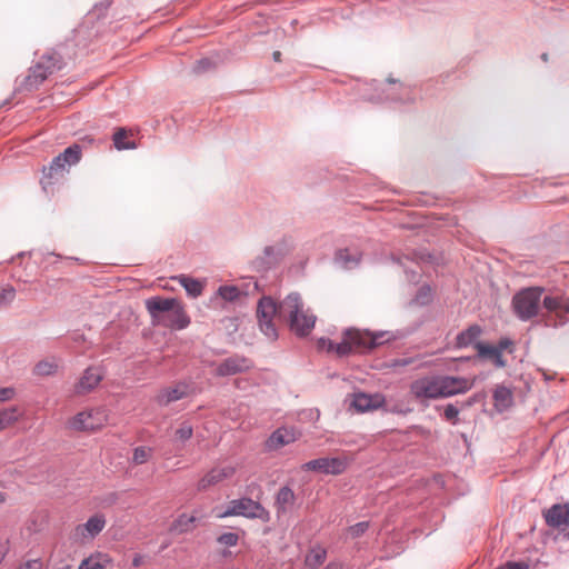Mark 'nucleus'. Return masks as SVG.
I'll return each mask as SVG.
<instances>
[{
    "mask_svg": "<svg viewBox=\"0 0 569 569\" xmlns=\"http://www.w3.org/2000/svg\"><path fill=\"white\" fill-rule=\"evenodd\" d=\"M274 317L286 322L290 331L298 337L308 336L317 320L313 313L303 309V301L297 292L289 293L279 303H276L271 297L266 296L258 301L257 318L259 327L270 340L278 338V330L273 322Z\"/></svg>",
    "mask_w": 569,
    "mask_h": 569,
    "instance_id": "obj_1",
    "label": "nucleus"
},
{
    "mask_svg": "<svg viewBox=\"0 0 569 569\" xmlns=\"http://www.w3.org/2000/svg\"><path fill=\"white\" fill-rule=\"evenodd\" d=\"M153 326L181 330L189 326L190 318L174 298L151 297L144 301Z\"/></svg>",
    "mask_w": 569,
    "mask_h": 569,
    "instance_id": "obj_2",
    "label": "nucleus"
},
{
    "mask_svg": "<svg viewBox=\"0 0 569 569\" xmlns=\"http://www.w3.org/2000/svg\"><path fill=\"white\" fill-rule=\"evenodd\" d=\"M395 339L389 331L371 332L368 330H359L349 328L343 332V339L336 346V353L339 357H347L352 352H361L372 350Z\"/></svg>",
    "mask_w": 569,
    "mask_h": 569,
    "instance_id": "obj_3",
    "label": "nucleus"
},
{
    "mask_svg": "<svg viewBox=\"0 0 569 569\" xmlns=\"http://www.w3.org/2000/svg\"><path fill=\"white\" fill-rule=\"evenodd\" d=\"M80 159L81 147L77 143H73L54 157L49 167H43V176L40 181L42 189L46 192L51 191V187L62 179L69 172V168L77 164Z\"/></svg>",
    "mask_w": 569,
    "mask_h": 569,
    "instance_id": "obj_4",
    "label": "nucleus"
},
{
    "mask_svg": "<svg viewBox=\"0 0 569 569\" xmlns=\"http://www.w3.org/2000/svg\"><path fill=\"white\" fill-rule=\"evenodd\" d=\"M543 291L545 289L541 287H529L518 291L512 298L515 315L522 321L536 317L540 309Z\"/></svg>",
    "mask_w": 569,
    "mask_h": 569,
    "instance_id": "obj_5",
    "label": "nucleus"
},
{
    "mask_svg": "<svg viewBox=\"0 0 569 569\" xmlns=\"http://www.w3.org/2000/svg\"><path fill=\"white\" fill-rule=\"evenodd\" d=\"M241 516L249 519L269 520V512L258 501L250 498H240L229 501L224 511L218 515L219 518Z\"/></svg>",
    "mask_w": 569,
    "mask_h": 569,
    "instance_id": "obj_6",
    "label": "nucleus"
},
{
    "mask_svg": "<svg viewBox=\"0 0 569 569\" xmlns=\"http://www.w3.org/2000/svg\"><path fill=\"white\" fill-rule=\"evenodd\" d=\"M440 377H423L415 380L410 385V392L417 400L422 399H442Z\"/></svg>",
    "mask_w": 569,
    "mask_h": 569,
    "instance_id": "obj_7",
    "label": "nucleus"
},
{
    "mask_svg": "<svg viewBox=\"0 0 569 569\" xmlns=\"http://www.w3.org/2000/svg\"><path fill=\"white\" fill-rule=\"evenodd\" d=\"M347 460L343 458H318L302 465L305 471H316L323 475H341L347 469Z\"/></svg>",
    "mask_w": 569,
    "mask_h": 569,
    "instance_id": "obj_8",
    "label": "nucleus"
},
{
    "mask_svg": "<svg viewBox=\"0 0 569 569\" xmlns=\"http://www.w3.org/2000/svg\"><path fill=\"white\" fill-rule=\"evenodd\" d=\"M385 396L376 392V393H366V392H355L352 395V400L350 406L360 413L376 410L383 406Z\"/></svg>",
    "mask_w": 569,
    "mask_h": 569,
    "instance_id": "obj_9",
    "label": "nucleus"
},
{
    "mask_svg": "<svg viewBox=\"0 0 569 569\" xmlns=\"http://www.w3.org/2000/svg\"><path fill=\"white\" fill-rule=\"evenodd\" d=\"M443 398L468 392L473 387V381L465 377L439 376Z\"/></svg>",
    "mask_w": 569,
    "mask_h": 569,
    "instance_id": "obj_10",
    "label": "nucleus"
},
{
    "mask_svg": "<svg viewBox=\"0 0 569 569\" xmlns=\"http://www.w3.org/2000/svg\"><path fill=\"white\" fill-rule=\"evenodd\" d=\"M189 385L184 381L177 382L174 386L166 387L159 390L154 401L160 407H167L172 402L181 400L188 396Z\"/></svg>",
    "mask_w": 569,
    "mask_h": 569,
    "instance_id": "obj_11",
    "label": "nucleus"
},
{
    "mask_svg": "<svg viewBox=\"0 0 569 569\" xmlns=\"http://www.w3.org/2000/svg\"><path fill=\"white\" fill-rule=\"evenodd\" d=\"M251 366L249 359L236 355L221 361L216 369V375L219 377L233 376L249 370Z\"/></svg>",
    "mask_w": 569,
    "mask_h": 569,
    "instance_id": "obj_12",
    "label": "nucleus"
},
{
    "mask_svg": "<svg viewBox=\"0 0 569 569\" xmlns=\"http://www.w3.org/2000/svg\"><path fill=\"white\" fill-rule=\"evenodd\" d=\"M99 412L82 411L77 413L70 421V428L77 431H96L102 427V419L98 418Z\"/></svg>",
    "mask_w": 569,
    "mask_h": 569,
    "instance_id": "obj_13",
    "label": "nucleus"
},
{
    "mask_svg": "<svg viewBox=\"0 0 569 569\" xmlns=\"http://www.w3.org/2000/svg\"><path fill=\"white\" fill-rule=\"evenodd\" d=\"M234 468L230 466L216 467L208 471L198 482V490L206 491L221 481L232 477Z\"/></svg>",
    "mask_w": 569,
    "mask_h": 569,
    "instance_id": "obj_14",
    "label": "nucleus"
},
{
    "mask_svg": "<svg viewBox=\"0 0 569 569\" xmlns=\"http://www.w3.org/2000/svg\"><path fill=\"white\" fill-rule=\"evenodd\" d=\"M546 523L556 529H562L569 525V503H555L543 512Z\"/></svg>",
    "mask_w": 569,
    "mask_h": 569,
    "instance_id": "obj_15",
    "label": "nucleus"
},
{
    "mask_svg": "<svg viewBox=\"0 0 569 569\" xmlns=\"http://www.w3.org/2000/svg\"><path fill=\"white\" fill-rule=\"evenodd\" d=\"M102 377L103 376L99 368H87L79 382L76 385V393L84 395L92 391L102 380Z\"/></svg>",
    "mask_w": 569,
    "mask_h": 569,
    "instance_id": "obj_16",
    "label": "nucleus"
},
{
    "mask_svg": "<svg viewBox=\"0 0 569 569\" xmlns=\"http://www.w3.org/2000/svg\"><path fill=\"white\" fill-rule=\"evenodd\" d=\"M104 526V517L102 515H94L86 523L76 527L74 536L79 538H93L103 530Z\"/></svg>",
    "mask_w": 569,
    "mask_h": 569,
    "instance_id": "obj_17",
    "label": "nucleus"
},
{
    "mask_svg": "<svg viewBox=\"0 0 569 569\" xmlns=\"http://www.w3.org/2000/svg\"><path fill=\"white\" fill-rule=\"evenodd\" d=\"M297 440L293 429L286 427L278 428L268 438L266 445L269 450H278L283 446L290 445Z\"/></svg>",
    "mask_w": 569,
    "mask_h": 569,
    "instance_id": "obj_18",
    "label": "nucleus"
},
{
    "mask_svg": "<svg viewBox=\"0 0 569 569\" xmlns=\"http://www.w3.org/2000/svg\"><path fill=\"white\" fill-rule=\"evenodd\" d=\"M483 329L481 326L473 323L466 330L459 332L456 337L455 346L458 349H463L470 346L476 348V343L480 342L478 339L482 335Z\"/></svg>",
    "mask_w": 569,
    "mask_h": 569,
    "instance_id": "obj_19",
    "label": "nucleus"
},
{
    "mask_svg": "<svg viewBox=\"0 0 569 569\" xmlns=\"http://www.w3.org/2000/svg\"><path fill=\"white\" fill-rule=\"evenodd\" d=\"M362 258V253L356 248L339 249L335 253V261L345 269L356 268Z\"/></svg>",
    "mask_w": 569,
    "mask_h": 569,
    "instance_id": "obj_20",
    "label": "nucleus"
},
{
    "mask_svg": "<svg viewBox=\"0 0 569 569\" xmlns=\"http://www.w3.org/2000/svg\"><path fill=\"white\" fill-rule=\"evenodd\" d=\"M296 502V495L293 490L288 487L283 486L279 489L276 496L274 506L277 509L278 516L284 515L288 511H290Z\"/></svg>",
    "mask_w": 569,
    "mask_h": 569,
    "instance_id": "obj_21",
    "label": "nucleus"
},
{
    "mask_svg": "<svg viewBox=\"0 0 569 569\" xmlns=\"http://www.w3.org/2000/svg\"><path fill=\"white\" fill-rule=\"evenodd\" d=\"M48 77L49 74L42 69V66L36 63L30 68L29 73L21 82V89L27 91L36 90Z\"/></svg>",
    "mask_w": 569,
    "mask_h": 569,
    "instance_id": "obj_22",
    "label": "nucleus"
},
{
    "mask_svg": "<svg viewBox=\"0 0 569 569\" xmlns=\"http://www.w3.org/2000/svg\"><path fill=\"white\" fill-rule=\"evenodd\" d=\"M48 77L49 74L42 69V66L36 63L30 68L29 73L21 82V89L27 91L36 90Z\"/></svg>",
    "mask_w": 569,
    "mask_h": 569,
    "instance_id": "obj_23",
    "label": "nucleus"
},
{
    "mask_svg": "<svg viewBox=\"0 0 569 569\" xmlns=\"http://www.w3.org/2000/svg\"><path fill=\"white\" fill-rule=\"evenodd\" d=\"M542 305L545 309L556 312L560 318L569 315V298L566 296H546Z\"/></svg>",
    "mask_w": 569,
    "mask_h": 569,
    "instance_id": "obj_24",
    "label": "nucleus"
},
{
    "mask_svg": "<svg viewBox=\"0 0 569 569\" xmlns=\"http://www.w3.org/2000/svg\"><path fill=\"white\" fill-rule=\"evenodd\" d=\"M37 63L41 64L42 69L49 76L53 74L57 71H60L64 67L62 56L53 50L43 53Z\"/></svg>",
    "mask_w": 569,
    "mask_h": 569,
    "instance_id": "obj_25",
    "label": "nucleus"
},
{
    "mask_svg": "<svg viewBox=\"0 0 569 569\" xmlns=\"http://www.w3.org/2000/svg\"><path fill=\"white\" fill-rule=\"evenodd\" d=\"M477 355L480 359H490L497 368H505L507 362L495 346L478 342L476 343Z\"/></svg>",
    "mask_w": 569,
    "mask_h": 569,
    "instance_id": "obj_26",
    "label": "nucleus"
},
{
    "mask_svg": "<svg viewBox=\"0 0 569 569\" xmlns=\"http://www.w3.org/2000/svg\"><path fill=\"white\" fill-rule=\"evenodd\" d=\"M495 408L499 412H503L513 405L512 390L503 385H499L493 390Z\"/></svg>",
    "mask_w": 569,
    "mask_h": 569,
    "instance_id": "obj_27",
    "label": "nucleus"
},
{
    "mask_svg": "<svg viewBox=\"0 0 569 569\" xmlns=\"http://www.w3.org/2000/svg\"><path fill=\"white\" fill-rule=\"evenodd\" d=\"M277 261H278V259H277V252H276L274 247L267 246L263 249V254L260 257H257L253 260V267L258 271H264V270H269L271 267H273L277 263Z\"/></svg>",
    "mask_w": 569,
    "mask_h": 569,
    "instance_id": "obj_28",
    "label": "nucleus"
},
{
    "mask_svg": "<svg viewBox=\"0 0 569 569\" xmlns=\"http://www.w3.org/2000/svg\"><path fill=\"white\" fill-rule=\"evenodd\" d=\"M109 562L108 556L97 553L83 559L79 565V569H106Z\"/></svg>",
    "mask_w": 569,
    "mask_h": 569,
    "instance_id": "obj_29",
    "label": "nucleus"
},
{
    "mask_svg": "<svg viewBox=\"0 0 569 569\" xmlns=\"http://www.w3.org/2000/svg\"><path fill=\"white\" fill-rule=\"evenodd\" d=\"M20 416L21 412L17 406L0 410V431L18 421Z\"/></svg>",
    "mask_w": 569,
    "mask_h": 569,
    "instance_id": "obj_30",
    "label": "nucleus"
},
{
    "mask_svg": "<svg viewBox=\"0 0 569 569\" xmlns=\"http://www.w3.org/2000/svg\"><path fill=\"white\" fill-rule=\"evenodd\" d=\"M180 284L184 288L187 293L189 296H191L192 298L199 297L203 290V286L199 280L187 277V276L180 277Z\"/></svg>",
    "mask_w": 569,
    "mask_h": 569,
    "instance_id": "obj_31",
    "label": "nucleus"
},
{
    "mask_svg": "<svg viewBox=\"0 0 569 569\" xmlns=\"http://www.w3.org/2000/svg\"><path fill=\"white\" fill-rule=\"evenodd\" d=\"M198 518L193 515L182 513L174 521V529L180 533L189 532L194 528V523Z\"/></svg>",
    "mask_w": 569,
    "mask_h": 569,
    "instance_id": "obj_32",
    "label": "nucleus"
},
{
    "mask_svg": "<svg viewBox=\"0 0 569 569\" xmlns=\"http://www.w3.org/2000/svg\"><path fill=\"white\" fill-rule=\"evenodd\" d=\"M218 293L226 301H234L240 297L241 291L236 286H221Z\"/></svg>",
    "mask_w": 569,
    "mask_h": 569,
    "instance_id": "obj_33",
    "label": "nucleus"
},
{
    "mask_svg": "<svg viewBox=\"0 0 569 569\" xmlns=\"http://www.w3.org/2000/svg\"><path fill=\"white\" fill-rule=\"evenodd\" d=\"M151 453H152V449L149 447H144V446L137 447L133 450L132 461L136 465H142L150 459Z\"/></svg>",
    "mask_w": 569,
    "mask_h": 569,
    "instance_id": "obj_34",
    "label": "nucleus"
},
{
    "mask_svg": "<svg viewBox=\"0 0 569 569\" xmlns=\"http://www.w3.org/2000/svg\"><path fill=\"white\" fill-rule=\"evenodd\" d=\"M126 137H127V132H126L124 129H119L113 134V143H114V147L118 150L134 149L136 148V143L134 142H124L123 141Z\"/></svg>",
    "mask_w": 569,
    "mask_h": 569,
    "instance_id": "obj_35",
    "label": "nucleus"
},
{
    "mask_svg": "<svg viewBox=\"0 0 569 569\" xmlns=\"http://www.w3.org/2000/svg\"><path fill=\"white\" fill-rule=\"evenodd\" d=\"M16 298V289L12 286L0 288V308L9 306Z\"/></svg>",
    "mask_w": 569,
    "mask_h": 569,
    "instance_id": "obj_36",
    "label": "nucleus"
},
{
    "mask_svg": "<svg viewBox=\"0 0 569 569\" xmlns=\"http://www.w3.org/2000/svg\"><path fill=\"white\" fill-rule=\"evenodd\" d=\"M57 370V366L52 362L40 361L34 367V373L38 376H50Z\"/></svg>",
    "mask_w": 569,
    "mask_h": 569,
    "instance_id": "obj_37",
    "label": "nucleus"
},
{
    "mask_svg": "<svg viewBox=\"0 0 569 569\" xmlns=\"http://www.w3.org/2000/svg\"><path fill=\"white\" fill-rule=\"evenodd\" d=\"M459 412L460 410L455 405L448 403L443 409L442 416L445 420L449 421L452 425H457L459 421Z\"/></svg>",
    "mask_w": 569,
    "mask_h": 569,
    "instance_id": "obj_38",
    "label": "nucleus"
},
{
    "mask_svg": "<svg viewBox=\"0 0 569 569\" xmlns=\"http://www.w3.org/2000/svg\"><path fill=\"white\" fill-rule=\"evenodd\" d=\"M327 552L325 549H318L313 550L308 557H307V563L309 566H319L326 560Z\"/></svg>",
    "mask_w": 569,
    "mask_h": 569,
    "instance_id": "obj_39",
    "label": "nucleus"
},
{
    "mask_svg": "<svg viewBox=\"0 0 569 569\" xmlns=\"http://www.w3.org/2000/svg\"><path fill=\"white\" fill-rule=\"evenodd\" d=\"M370 527L369 521H361L348 528V532L352 538L361 537Z\"/></svg>",
    "mask_w": 569,
    "mask_h": 569,
    "instance_id": "obj_40",
    "label": "nucleus"
},
{
    "mask_svg": "<svg viewBox=\"0 0 569 569\" xmlns=\"http://www.w3.org/2000/svg\"><path fill=\"white\" fill-rule=\"evenodd\" d=\"M415 300L422 306L429 303L431 300V288L427 284L419 288Z\"/></svg>",
    "mask_w": 569,
    "mask_h": 569,
    "instance_id": "obj_41",
    "label": "nucleus"
},
{
    "mask_svg": "<svg viewBox=\"0 0 569 569\" xmlns=\"http://www.w3.org/2000/svg\"><path fill=\"white\" fill-rule=\"evenodd\" d=\"M193 429L189 423L183 422L177 430H176V438L182 442L189 440L192 437Z\"/></svg>",
    "mask_w": 569,
    "mask_h": 569,
    "instance_id": "obj_42",
    "label": "nucleus"
},
{
    "mask_svg": "<svg viewBox=\"0 0 569 569\" xmlns=\"http://www.w3.org/2000/svg\"><path fill=\"white\" fill-rule=\"evenodd\" d=\"M217 541L220 545L227 546V547H233L239 541V536L234 532H223L217 538Z\"/></svg>",
    "mask_w": 569,
    "mask_h": 569,
    "instance_id": "obj_43",
    "label": "nucleus"
},
{
    "mask_svg": "<svg viewBox=\"0 0 569 569\" xmlns=\"http://www.w3.org/2000/svg\"><path fill=\"white\" fill-rule=\"evenodd\" d=\"M213 68V62L209 58H202L196 61L193 71L196 73H202Z\"/></svg>",
    "mask_w": 569,
    "mask_h": 569,
    "instance_id": "obj_44",
    "label": "nucleus"
},
{
    "mask_svg": "<svg viewBox=\"0 0 569 569\" xmlns=\"http://www.w3.org/2000/svg\"><path fill=\"white\" fill-rule=\"evenodd\" d=\"M14 393L16 392H14L13 388H10V387L1 388L0 389V402L12 399Z\"/></svg>",
    "mask_w": 569,
    "mask_h": 569,
    "instance_id": "obj_45",
    "label": "nucleus"
},
{
    "mask_svg": "<svg viewBox=\"0 0 569 569\" xmlns=\"http://www.w3.org/2000/svg\"><path fill=\"white\" fill-rule=\"evenodd\" d=\"M42 562L39 559L28 560L19 569H41Z\"/></svg>",
    "mask_w": 569,
    "mask_h": 569,
    "instance_id": "obj_46",
    "label": "nucleus"
},
{
    "mask_svg": "<svg viewBox=\"0 0 569 569\" xmlns=\"http://www.w3.org/2000/svg\"><path fill=\"white\" fill-rule=\"evenodd\" d=\"M513 345V342L509 338H502L498 341V345L495 346L497 350H499V353L502 355L505 350L510 348Z\"/></svg>",
    "mask_w": 569,
    "mask_h": 569,
    "instance_id": "obj_47",
    "label": "nucleus"
},
{
    "mask_svg": "<svg viewBox=\"0 0 569 569\" xmlns=\"http://www.w3.org/2000/svg\"><path fill=\"white\" fill-rule=\"evenodd\" d=\"M505 566L507 569H529V563L526 561H508Z\"/></svg>",
    "mask_w": 569,
    "mask_h": 569,
    "instance_id": "obj_48",
    "label": "nucleus"
},
{
    "mask_svg": "<svg viewBox=\"0 0 569 569\" xmlns=\"http://www.w3.org/2000/svg\"><path fill=\"white\" fill-rule=\"evenodd\" d=\"M112 2H113V0H102L94 6V9L101 10V11L107 10L111 6Z\"/></svg>",
    "mask_w": 569,
    "mask_h": 569,
    "instance_id": "obj_49",
    "label": "nucleus"
},
{
    "mask_svg": "<svg viewBox=\"0 0 569 569\" xmlns=\"http://www.w3.org/2000/svg\"><path fill=\"white\" fill-rule=\"evenodd\" d=\"M320 342L322 343V346H325L327 343V350L328 351H336V346L337 343L331 341V340H326V339H321Z\"/></svg>",
    "mask_w": 569,
    "mask_h": 569,
    "instance_id": "obj_50",
    "label": "nucleus"
},
{
    "mask_svg": "<svg viewBox=\"0 0 569 569\" xmlns=\"http://www.w3.org/2000/svg\"><path fill=\"white\" fill-rule=\"evenodd\" d=\"M142 563V557L140 555H136L132 559V566L133 567H140Z\"/></svg>",
    "mask_w": 569,
    "mask_h": 569,
    "instance_id": "obj_51",
    "label": "nucleus"
},
{
    "mask_svg": "<svg viewBox=\"0 0 569 569\" xmlns=\"http://www.w3.org/2000/svg\"><path fill=\"white\" fill-rule=\"evenodd\" d=\"M326 569H345L341 563L330 562L327 565Z\"/></svg>",
    "mask_w": 569,
    "mask_h": 569,
    "instance_id": "obj_52",
    "label": "nucleus"
},
{
    "mask_svg": "<svg viewBox=\"0 0 569 569\" xmlns=\"http://www.w3.org/2000/svg\"><path fill=\"white\" fill-rule=\"evenodd\" d=\"M272 58L276 62H280L281 61V52L280 51H274L272 53Z\"/></svg>",
    "mask_w": 569,
    "mask_h": 569,
    "instance_id": "obj_53",
    "label": "nucleus"
},
{
    "mask_svg": "<svg viewBox=\"0 0 569 569\" xmlns=\"http://www.w3.org/2000/svg\"><path fill=\"white\" fill-rule=\"evenodd\" d=\"M6 551H7L6 547H4L2 543H0V562H1V561L3 560V558H4V556H6Z\"/></svg>",
    "mask_w": 569,
    "mask_h": 569,
    "instance_id": "obj_54",
    "label": "nucleus"
},
{
    "mask_svg": "<svg viewBox=\"0 0 569 569\" xmlns=\"http://www.w3.org/2000/svg\"><path fill=\"white\" fill-rule=\"evenodd\" d=\"M388 99L392 100V101H403V99L401 97H398V96H390L388 97Z\"/></svg>",
    "mask_w": 569,
    "mask_h": 569,
    "instance_id": "obj_55",
    "label": "nucleus"
},
{
    "mask_svg": "<svg viewBox=\"0 0 569 569\" xmlns=\"http://www.w3.org/2000/svg\"><path fill=\"white\" fill-rule=\"evenodd\" d=\"M388 411L396 412V413H405L406 412L405 410H401V409H398V408H391V409H388Z\"/></svg>",
    "mask_w": 569,
    "mask_h": 569,
    "instance_id": "obj_56",
    "label": "nucleus"
},
{
    "mask_svg": "<svg viewBox=\"0 0 569 569\" xmlns=\"http://www.w3.org/2000/svg\"><path fill=\"white\" fill-rule=\"evenodd\" d=\"M476 402V398H471L467 401V406H472Z\"/></svg>",
    "mask_w": 569,
    "mask_h": 569,
    "instance_id": "obj_57",
    "label": "nucleus"
},
{
    "mask_svg": "<svg viewBox=\"0 0 569 569\" xmlns=\"http://www.w3.org/2000/svg\"><path fill=\"white\" fill-rule=\"evenodd\" d=\"M541 59L547 62L548 61V53H542Z\"/></svg>",
    "mask_w": 569,
    "mask_h": 569,
    "instance_id": "obj_58",
    "label": "nucleus"
},
{
    "mask_svg": "<svg viewBox=\"0 0 569 569\" xmlns=\"http://www.w3.org/2000/svg\"><path fill=\"white\" fill-rule=\"evenodd\" d=\"M388 82H389L390 84H396V83H397V81H396L395 79H392V78H389V79H388Z\"/></svg>",
    "mask_w": 569,
    "mask_h": 569,
    "instance_id": "obj_59",
    "label": "nucleus"
},
{
    "mask_svg": "<svg viewBox=\"0 0 569 569\" xmlns=\"http://www.w3.org/2000/svg\"><path fill=\"white\" fill-rule=\"evenodd\" d=\"M4 501V495L0 492V503Z\"/></svg>",
    "mask_w": 569,
    "mask_h": 569,
    "instance_id": "obj_60",
    "label": "nucleus"
},
{
    "mask_svg": "<svg viewBox=\"0 0 569 569\" xmlns=\"http://www.w3.org/2000/svg\"><path fill=\"white\" fill-rule=\"evenodd\" d=\"M230 553H231L230 551L224 550V551L222 552V556H223V557H227V556H229Z\"/></svg>",
    "mask_w": 569,
    "mask_h": 569,
    "instance_id": "obj_61",
    "label": "nucleus"
},
{
    "mask_svg": "<svg viewBox=\"0 0 569 569\" xmlns=\"http://www.w3.org/2000/svg\"><path fill=\"white\" fill-rule=\"evenodd\" d=\"M497 569H507V568H506V566L503 565V566H500V567H499V568H497Z\"/></svg>",
    "mask_w": 569,
    "mask_h": 569,
    "instance_id": "obj_62",
    "label": "nucleus"
},
{
    "mask_svg": "<svg viewBox=\"0 0 569 569\" xmlns=\"http://www.w3.org/2000/svg\"><path fill=\"white\" fill-rule=\"evenodd\" d=\"M253 287H254V289H258V283H257V282H254V283H253Z\"/></svg>",
    "mask_w": 569,
    "mask_h": 569,
    "instance_id": "obj_63",
    "label": "nucleus"
}]
</instances>
